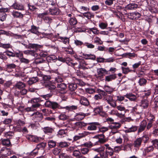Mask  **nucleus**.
I'll list each match as a JSON object with an SVG mask.
<instances>
[{
  "label": "nucleus",
  "instance_id": "obj_44",
  "mask_svg": "<svg viewBox=\"0 0 158 158\" xmlns=\"http://www.w3.org/2000/svg\"><path fill=\"white\" fill-rule=\"evenodd\" d=\"M58 60L63 62H66L67 63V61H69L70 60V58L69 57H63L61 56H58Z\"/></svg>",
  "mask_w": 158,
  "mask_h": 158
},
{
  "label": "nucleus",
  "instance_id": "obj_53",
  "mask_svg": "<svg viewBox=\"0 0 158 158\" xmlns=\"http://www.w3.org/2000/svg\"><path fill=\"white\" fill-rule=\"evenodd\" d=\"M94 43L100 45H101L103 44V42L101 40V39L98 37H97L94 38Z\"/></svg>",
  "mask_w": 158,
  "mask_h": 158
},
{
  "label": "nucleus",
  "instance_id": "obj_48",
  "mask_svg": "<svg viewBox=\"0 0 158 158\" xmlns=\"http://www.w3.org/2000/svg\"><path fill=\"white\" fill-rule=\"evenodd\" d=\"M11 45L10 44H4L0 43V47L4 49H8L10 48Z\"/></svg>",
  "mask_w": 158,
  "mask_h": 158
},
{
  "label": "nucleus",
  "instance_id": "obj_21",
  "mask_svg": "<svg viewBox=\"0 0 158 158\" xmlns=\"http://www.w3.org/2000/svg\"><path fill=\"white\" fill-rule=\"evenodd\" d=\"M80 102L81 104L85 106H88L89 105L88 99L84 97H81Z\"/></svg>",
  "mask_w": 158,
  "mask_h": 158
},
{
  "label": "nucleus",
  "instance_id": "obj_23",
  "mask_svg": "<svg viewBox=\"0 0 158 158\" xmlns=\"http://www.w3.org/2000/svg\"><path fill=\"white\" fill-rule=\"evenodd\" d=\"M25 86V84L20 81H17L14 85L15 87L19 89L23 88Z\"/></svg>",
  "mask_w": 158,
  "mask_h": 158
},
{
  "label": "nucleus",
  "instance_id": "obj_16",
  "mask_svg": "<svg viewBox=\"0 0 158 158\" xmlns=\"http://www.w3.org/2000/svg\"><path fill=\"white\" fill-rule=\"evenodd\" d=\"M41 45L37 44L30 43L27 45V48H32L36 50L40 48Z\"/></svg>",
  "mask_w": 158,
  "mask_h": 158
},
{
  "label": "nucleus",
  "instance_id": "obj_62",
  "mask_svg": "<svg viewBox=\"0 0 158 158\" xmlns=\"http://www.w3.org/2000/svg\"><path fill=\"white\" fill-rule=\"evenodd\" d=\"M84 136L83 135H75L73 138V142L81 138Z\"/></svg>",
  "mask_w": 158,
  "mask_h": 158
},
{
  "label": "nucleus",
  "instance_id": "obj_36",
  "mask_svg": "<svg viewBox=\"0 0 158 158\" xmlns=\"http://www.w3.org/2000/svg\"><path fill=\"white\" fill-rule=\"evenodd\" d=\"M69 22L70 25H74L77 23V21L76 18L74 17H73L70 18Z\"/></svg>",
  "mask_w": 158,
  "mask_h": 158
},
{
  "label": "nucleus",
  "instance_id": "obj_40",
  "mask_svg": "<svg viewBox=\"0 0 158 158\" xmlns=\"http://www.w3.org/2000/svg\"><path fill=\"white\" fill-rule=\"evenodd\" d=\"M94 145L91 142H86L84 143L83 144L81 145L82 147H87V148H91Z\"/></svg>",
  "mask_w": 158,
  "mask_h": 158
},
{
  "label": "nucleus",
  "instance_id": "obj_60",
  "mask_svg": "<svg viewBox=\"0 0 158 158\" xmlns=\"http://www.w3.org/2000/svg\"><path fill=\"white\" fill-rule=\"evenodd\" d=\"M23 52L25 54L35 56V52L32 50H26L24 51Z\"/></svg>",
  "mask_w": 158,
  "mask_h": 158
},
{
  "label": "nucleus",
  "instance_id": "obj_26",
  "mask_svg": "<svg viewBox=\"0 0 158 158\" xmlns=\"http://www.w3.org/2000/svg\"><path fill=\"white\" fill-rule=\"evenodd\" d=\"M57 88L61 91L64 90L67 88L66 85L64 83H57Z\"/></svg>",
  "mask_w": 158,
  "mask_h": 158
},
{
  "label": "nucleus",
  "instance_id": "obj_20",
  "mask_svg": "<svg viewBox=\"0 0 158 158\" xmlns=\"http://www.w3.org/2000/svg\"><path fill=\"white\" fill-rule=\"evenodd\" d=\"M152 118H150V120L147 123V126L146 128V131H148L152 127L153 122L154 121L155 117L154 115H152Z\"/></svg>",
  "mask_w": 158,
  "mask_h": 158
},
{
  "label": "nucleus",
  "instance_id": "obj_31",
  "mask_svg": "<svg viewBox=\"0 0 158 158\" xmlns=\"http://www.w3.org/2000/svg\"><path fill=\"white\" fill-rule=\"evenodd\" d=\"M104 90L109 94H111L114 91L113 88L107 85H105L104 87Z\"/></svg>",
  "mask_w": 158,
  "mask_h": 158
},
{
  "label": "nucleus",
  "instance_id": "obj_56",
  "mask_svg": "<svg viewBox=\"0 0 158 158\" xmlns=\"http://www.w3.org/2000/svg\"><path fill=\"white\" fill-rule=\"evenodd\" d=\"M4 53H5L8 56L10 57L11 56L13 57H15V52H13L11 51L7 50Z\"/></svg>",
  "mask_w": 158,
  "mask_h": 158
},
{
  "label": "nucleus",
  "instance_id": "obj_1",
  "mask_svg": "<svg viewBox=\"0 0 158 158\" xmlns=\"http://www.w3.org/2000/svg\"><path fill=\"white\" fill-rule=\"evenodd\" d=\"M45 107L50 108L52 109L56 110L57 109H65L68 111H71L73 110H76L77 107L76 106H61L56 102L47 101L45 103Z\"/></svg>",
  "mask_w": 158,
  "mask_h": 158
},
{
  "label": "nucleus",
  "instance_id": "obj_11",
  "mask_svg": "<svg viewBox=\"0 0 158 158\" xmlns=\"http://www.w3.org/2000/svg\"><path fill=\"white\" fill-rule=\"evenodd\" d=\"M124 96L128 98L131 101H135L137 98L136 95L132 93H127Z\"/></svg>",
  "mask_w": 158,
  "mask_h": 158
},
{
  "label": "nucleus",
  "instance_id": "obj_10",
  "mask_svg": "<svg viewBox=\"0 0 158 158\" xmlns=\"http://www.w3.org/2000/svg\"><path fill=\"white\" fill-rule=\"evenodd\" d=\"M142 143L141 138H137L133 142L132 145L134 147L139 149Z\"/></svg>",
  "mask_w": 158,
  "mask_h": 158
},
{
  "label": "nucleus",
  "instance_id": "obj_34",
  "mask_svg": "<svg viewBox=\"0 0 158 158\" xmlns=\"http://www.w3.org/2000/svg\"><path fill=\"white\" fill-rule=\"evenodd\" d=\"M58 147L59 148H66L69 146L68 143L66 142H61L57 143Z\"/></svg>",
  "mask_w": 158,
  "mask_h": 158
},
{
  "label": "nucleus",
  "instance_id": "obj_14",
  "mask_svg": "<svg viewBox=\"0 0 158 158\" xmlns=\"http://www.w3.org/2000/svg\"><path fill=\"white\" fill-rule=\"evenodd\" d=\"M117 77L116 74H113L106 76L105 77V81L106 82H109L115 80Z\"/></svg>",
  "mask_w": 158,
  "mask_h": 158
},
{
  "label": "nucleus",
  "instance_id": "obj_58",
  "mask_svg": "<svg viewBox=\"0 0 158 158\" xmlns=\"http://www.w3.org/2000/svg\"><path fill=\"white\" fill-rule=\"evenodd\" d=\"M154 147L153 145H151L146 148L145 149V151L147 152H149L153 151L154 150Z\"/></svg>",
  "mask_w": 158,
  "mask_h": 158
},
{
  "label": "nucleus",
  "instance_id": "obj_4",
  "mask_svg": "<svg viewBox=\"0 0 158 158\" xmlns=\"http://www.w3.org/2000/svg\"><path fill=\"white\" fill-rule=\"evenodd\" d=\"M46 143L44 142H42L38 143L36 146V148L32 151L31 154L32 155L36 154L38 152V150L40 149L41 150L44 149L46 146Z\"/></svg>",
  "mask_w": 158,
  "mask_h": 158
},
{
  "label": "nucleus",
  "instance_id": "obj_7",
  "mask_svg": "<svg viewBox=\"0 0 158 158\" xmlns=\"http://www.w3.org/2000/svg\"><path fill=\"white\" fill-rule=\"evenodd\" d=\"M147 126V122L145 120H143L139 124L138 130V134L144 131Z\"/></svg>",
  "mask_w": 158,
  "mask_h": 158
},
{
  "label": "nucleus",
  "instance_id": "obj_52",
  "mask_svg": "<svg viewBox=\"0 0 158 158\" xmlns=\"http://www.w3.org/2000/svg\"><path fill=\"white\" fill-rule=\"evenodd\" d=\"M16 66L14 64H8L6 65L7 69H12L16 68Z\"/></svg>",
  "mask_w": 158,
  "mask_h": 158
},
{
  "label": "nucleus",
  "instance_id": "obj_32",
  "mask_svg": "<svg viewBox=\"0 0 158 158\" xmlns=\"http://www.w3.org/2000/svg\"><path fill=\"white\" fill-rule=\"evenodd\" d=\"M58 39L60 40L59 41L65 44H68L69 43V38L67 37H59Z\"/></svg>",
  "mask_w": 158,
  "mask_h": 158
},
{
  "label": "nucleus",
  "instance_id": "obj_41",
  "mask_svg": "<svg viewBox=\"0 0 158 158\" xmlns=\"http://www.w3.org/2000/svg\"><path fill=\"white\" fill-rule=\"evenodd\" d=\"M7 14L5 13L0 12V21L3 22L5 20Z\"/></svg>",
  "mask_w": 158,
  "mask_h": 158
},
{
  "label": "nucleus",
  "instance_id": "obj_22",
  "mask_svg": "<svg viewBox=\"0 0 158 158\" xmlns=\"http://www.w3.org/2000/svg\"><path fill=\"white\" fill-rule=\"evenodd\" d=\"M12 15L15 18H22L23 15L20 12L17 11H13L12 12Z\"/></svg>",
  "mask_w": 158,
  "mask_h": 158
},
{
  "label": "nucleus",
  "instance_id": "obj_15",
  "mask_svg": "<svg viewBox=\"0 0 158 158\" xmlns=\"http://www.w3.org/2000/svg\"><path fill=\"white\" fill-rule=\"evenodd\" d=\"M127 129L125 131L126 133H131L135 132L138 129V127L136 126H132L129 128L125 127Z\"/></svg>",
  "mask_w": 158,
  "mask_h": 158
},
{
  "label": "nucleus",
  "instance_id": "obj_54",
  "mask_svg": "<svg viewBox=\"0 0 158 158\" xmlns=\"http://www.w3.org/2000/svg\"><path fill=\"white\" fill-rule=\"evenodd\" d=\"M108 24L106 23L101 22L99 24V27L102 29H106L107 27Z\"/></svg>",
  "mask_w": 158,
  "mask_h": 158
},
{
  "label": "nucleus",
  "instance_id": "obj_49",
  "mask_svg": "<svg viewBox=\"0 0 158 158\" xmlns=\"http://www.w3.org/2000/svg\"><path fill=\"white\" fill-rule=\"evenodd\" d=\"M14 135V132H6L5 134V136L7 138V139H9L12 138V136H13Z\"/></svg>",
  "mask_w": 158,
  "mask_h": 158
},
{
  "label": "nucleus",
  "instance_id": "obj_8",
  "mask_svg": "<svg viewBox=\"0 0 158 158\" xmlns=\"http://www.w3.org/2000/svg\"><path fill=\"white\" fill-rule=\"evenodd\" d=\"M128 15L129 18L132 20L138 19L141 16L140 14L137 12L129 13Z\"/></svg>",
  "mask_w": 158,
  "mask_h": 158
},
{
  "label": "nucleus",
  "instance_id": "obj_35",
  "mask_svg": "<svg viewBox=\"0 0 158 158\" xmlns=\"http://www.w3.org/2000/svg\"><path fill=\"white\" fill-rule=\"evenodd\" d=\"M48 147L50 148H54L56 146V142L52 140H50L48 142Z\"/></svg>",
  "mask_w": 158,
  "mask_h": 158
},
{
  "label": "nucleus",
  "instance_id": "obj_42",
  "mask_svg": "<svg viewBox=\"0 0 158 158\" xmlns=\"http://www.w3.org/2000/svg\"><path fill=\"white\" fill-rule=\"evenodd\" d=\"M103 99L106 101L108 103L113 101L112 96L110 95H107L106 96L104 97Z\"/></svg>",
  "mask_w": 158,
  "mask_h": 158
},
{
  "label": "nucleus",
  "instance_id": "obj_50",
  "mask_svg": "<svg viewBox=\"0 0 158 158\" xmlns=\"http://www.w3.org/2000/svg\"><path fill=\"white\" fill-rule=\"evenodd\" d=\"M153 146L156 148L158 149V140L156 139L153 140L151 141Z\"/></svg>",
  "mask_w": 158,
  "mask_h": 158
},
{
  "label": "nucleus",
  "instance_id": "obj_64",
  "mask_svg": "<svg viewBox=\"0 0 158 158\" xmlns=\"http://www.w3.org/2000/svg\"><path fill=\"white\" fill-rule=\"evenodd\" d=\"M46 87L48 89L50 90H54L56 88V86L55 85L52 84H50L48 85Z\"/></svg>",
  "mask_w": 158,
  "mask_h": 158
},
{
  "label": "nucleus",
  "instance_id": "obj_6",
  "mask_svg": "<svg viewBox=\"0 0 158 158\" xmlns=\"http://www.w3.org/2000/svg\"><path fill=\"white\" fill-rule=\"evenodd\" d=\"M97 73L98 76L97 77L98 79H102L103 78V76L105 74H108V71H107L105 69L101 68L97 69Z\"/></svg>",
  "mask_w": 158,
  "mask_h": 158
},
{
  "label": "nucleus",
  "instance_id": "obj_2",
  "mask_svg": "<svg viewBox=\"0 0 158 158\" xmlns=\"http://www.w3.org/2000/svg\"><path fill=\"white\" fill-rule=\"evenodd\" d=\"M92 150L98 152L101 158H108V154L106 151H104V147L102 146L97 148H93Z\"/></svg>",
  "mask_w": 158,
  "mask_h": 158
},
{
  "label": "nucleus",
  "instance_id": "obj_9",
  "mask_svg": "<svg viewBox=\"0 0 158 158\" xmlns=\"http://www.w3.org/2000/svg\"><path fill=\"white\" fill-rule=\"evenodd\" d=\"M43 132L45 134H52L54 132L53 128L50 127H46L42 128Z\"/></svg>",
  "mask_w": 158,
  "mask_h": 158
},
{
  "label": "nucleus",
  "instance_id": "obj_12",
  "mask_svg": "<svg viewBox=\"0 0 158 158\" xmlns=\"http://www.w3.org/2000/svg\"><path fill=\"white\" fill-rule=\"evenodd\" d=\"M1 141L3 145L7 147H10L12 146L10 140L8 139H1Z\"/></svg>",
  "mask_w": 158,
  "mask_h": 158
},
{
  "label": "nucleus",
  "instance_id": "obj_24",
  "mask_svg": "<svg viewBox=\"0 0 158 158\" xmlns=\"http://www.w3.org/2000/svg\"><path fill=\"white\" fill-rule=\"evenodd\" d=\"M31 29L29 31L32 33L38 35L39 33L38 31L39 27H36L35 26L32 25L31 26Z\"/></svg>",
  "mask_w": 158,
  "mask_h": 158
},
{
  "label": "nucleus",
  "instance_id": "obj_19",
  "mask_svg": "<svg viewBox=\"0 0 158 158\" xmlns=\"http://www.w3.org/2000/svg\"><path fill=\"white\" fill-rule=\"evenodd\" d=\"M49 12L52 15H58L60 13V10L57 8L50 9Z\"/></svg>",
  "mask_w": 158,
  "mask_h": 158
},
{
  "label": "nucleus",
  "instance_id": "obj_33",
  "mask_svg": "<svg viewBox=\"0 0 158 158\" xmlns=\"http://www.w3.org/2000/svg\"><path fill=\"white\" fill-rule=\"evenodd\" d=\"M149 106V102L147 99H144L141 101V106L144 109L147 108Z\"/></svg>",
  "mask_w": 158,
  "mask_h": 158
},
{
  "label": "nucleus",
  "instance_id": "obj_43",
  "mask_svg": "<svg viewBox=\"0 0 158 158\" xmlns=\"http://www.w3.org/2000/svg\"><path fill=\"white\" fill-rule=\"evenodd\" d=\"M105 151L110 156H112L113 154L114 151L110 147L106 148Z\"/></svg>",
  "mask_w": 158,
  "mask_h": 158
},
{
  "label": "nucleus",
  "instance_id": "obj_39",
  "mask_svg": "<svg viewBox=\"0 0 158 158\" xmlns=\"http://www.w3.org/2000/svg\"><path fill=\"white\" fill-rule=\"evenodd\" d=\"M147 80L143 78H140L138 81V83L140 86H144L147 83Z\"/></svg>",
  "mask_w": 158,
  "mask_h": 158
},
{
  "label": "nucleus",
  "instance_id": "obj_17",
  "mask_svg": "<svg viewBox=\"0 0 158 158\" xmlns=\"http://www.w3.org/2000/svg\"><path fill=\"white\" fill-rule=\"evenodd\" d=\"M85 114L82 112H80L77 113L75 116V118L77 121H80L82 120L85 117Z\"/></svg>",
  "mask_w": 158,
  "mask_h": 158
},
{
  "label": "nucleus",
  "instance_id": "obj_63",
  "mask_svg": "<svg viewBox=\"0 0 158 158\" xmlns=\"http://www.w3.org/2000/svg\"><path fill=\"white\" fill-rule=\"evenodd\" d=\"M67 130L66 129H65V130H63V129L60 130L58 132V135H59L62 136L63 135L66 134L67 132Z\"/></svg>",
  "mask_w": 158,
  "mask_h": 158
},
{
  "label": "nucleus",
  "instance_id": "obj_55",
  "mask_svg": "<svg viewBox=\"0 0 158 158\" xmlns=\"http://www.w3.org/2000/svg\"><path fill=\"white\" fill-rule=\"evenodd\" d=\"M20 61L21 63H24L25 64H28L30 61L28 59L23 57V56L20 58Z\"/></svg>",
  "mask_w": 158,
  "mask_h": 158
},
{
  "label": "nucleus",
  "instance_id": "obj_28",
  "mask_svg": "<svg viewBox=\"0 0 158 158\" xmlns=\"http://www.w3.org/2000/svg\"><path fill=\"white\" fill-rule=\"evenodd\" d=\"M138 6L137 4L132 3H131L127 5L126 7V8L127 10H132L137 8L138 7Z\"/></svg>",
  "mask_w": 158,
  "mask_h": 158
},
{
  "label": "nucleus",
  "instance_id": "obj_18",
  "mask_svg": "<svg viewBox=\"0 0 158 158\" xmlns=\"http://www.w3.org/2000/svg\"><path fill=\"white\" fill-rule=\"evenodd\" d=\"M81 13H82L83 14V16L84 17L87 18L88 19H91L92 18H94V14L93 13L90 12L88 11L86 12H85L84 13L81 12Z\"/></svg>",
  "mask_w": 158,
  "mask_h": 158
},
{
  "label": "nucleus",
  "instance_id": "obj_27",
  "mask_svg": "<svg viewBox=\"0 0 158 158\" xmlns=\"http://www.w3.org/2000/svg\"><path fill=\"white\" fill-rule=\"evenodd\" d=\"M38 80L39 79L37 77L30 78L29 80L28 81V84L29 85H31L34 83L37 82L38 81Z\"/></svg>",
  "mask_w": 158,
  "mask_h": 158
},
{
  "label": "nucleus",
  "instance_id": "obj_57",
  "mask_svg": "<svg viewBox=\"0 0 158 158\" xmlns=\"http://www.w3.org/2000/svg\"><path fill=\"white\" fill-rule=\"evenodd\" d=\"M12 121V118H6L3 121V124H9L11 123Z\"/></svg>",
  "mask_w": 158,
  "mask_h": 158
},
{
  "label": "nucleus",
  "instance_id": "obj_29",
  "mask_svg": "<svg viewBox=\"0 0 158 158\" xmlns=\"http://www.w3.org/2000/svg\"><path fill=\"white\" fill-rule=\"evenodd\" d=\"M121 126V124L118 122H114L110 126L111 129H117L119 128Z\"/></svg>",
  "mask_w": 158,
  "mask_h": 158
},
{
  "label": "nucleus",
  "instance_id": "obj_47",
  "mask_svg": "<svg viewBox=\"0 0 158 158\" xmlns=\"http://www.w3.org/2000/svg\"><path fill=\"white\" fill-rule=\"evenodd\" d=\"M139 138H141V141L142 142V141H143L144 143H147L149 140L148 136L146 135H144L141 137H139Z\"/></svg>",
  "mask_w": 158,
  "mask_h": 158
},
{
  "label": "nucleus",
  "instance_id": "obj_46",
  "mask_svg": "<svg viewBox=\"0 0 158 158\" xmlns=\"http://www.w3.org/2000/svg\"><path fill=\"white\" fill-rule=\"evenodd\" d=\"M61 149L58 148H54L52 150V152L55 155H58L61 152Z\"/></svg>",
  "mask_w": 158,
  "mask_h": 158
},
{
  "label": "nucleus",
  "instance_id": "obj_3",
  "mask_svg": "<svg viewBox=\"0 0 158 158\" xmlns=\"http://www.w3.org/2000/svg\"><path fill=\"white\" fill-rule=\"evenodd\" d=\"M99 125L98 122L89 123H84L83 126L87 127V130L90 131L95 130L97 129V126Z\"/></svg>",
  "mask_w": 158,
  "mask_h": 158
},
{
  "label": "nucleus",
  "instance_id": "obj_51",
  "mask_svg": "<svg viewBox=\"0 0 158 158\" xmlns=\"http://www.w3.org/2000/svg\"><path fill=\"white\" fill-rule=\"evenodd\" d=\"M146 2L148 6L154 7L156 3L154 0H146Z\"/></svg>",
  "mask_w": 158,
  "mask_h": 158
},
{
  "label": "nucleus",
  "instance_id": "obj_61",
  "mask_svg": "<svg viewBox=\"0 0 158 158\" xmlns=\"http://www.w3.org/2000/svg\"><path fill=\"white\" fill-rule=\"evenodd\" d=\"M102 137H98V142H99L101 143H103L106 142V140L105 139V136L104 135H102Z\"/></svg>",
  "mask_w": 158,
  "mask_h": 158
},
{
  "label": "nucleus",
  "instance_id": "obj_37",
  "mask_svg": "<svg viewBox=\"0 0 158 158\" xmlns=\"http://www.w3.org/2000/svg\"><path fill=\"white\" fill-rule=\"evenodd\" d=\"M73 155L77 158H79L81 156V153L78 150H75L73 151Z\"/></svg>",
  "mask_w": 158,
  "mask_h": 158
},
{
  "label": "nucleus",
  "instance_id": "obj_38",
  "mask_svg": "<svg viewBox=\"0 0 158 158\" xmlns=\"http://www.w3.org/2000/svg\"><path fill=\"white\" fill-rule=\"evenodd\" d=\"M89 151V150L88 148H84L81 147L80 149V152L81 154L83 155H86L88 154Z\"/></svg>",
  "mask_w": 158,
  "mask_h": 158
},
{
  "label": "nucleus",
  "instance_id": "obj_45",
  "mask_svg": "<svg viewBox=\"0 0 158 158\" xmlns=\"http://www.w3.org/2000/svg\"><path fill=\"white\" fill-rule=\"evenodd\" d=\"M123 73L125 74H127L128 73L131 72L133 71L132 70H130L128 67L125 68L123 67H121Z\"/></svg>",
  "mask_w": 158,
  "mask_h": 158
},
{
  "label": "nucleus",
  "instance_id": "obj_59",
  "mask_svg": "<svg viewBox=\"0 0 158 158\" xmlns=\"http://www.w3.org/2000/svg\"><path fill=\"white\" fill-rule=\"evenodd\" d=\"M63 81V78L60 76H58L55 78V81L57 83H61Z\"/></svg>",
  "mask_w": 158,
  "mask_h": 158
},
{
  "label": "nucleus",
  "instance_id": "obj_30",
  "mask_svg": "<svg viewBox=\"0 0 158 158\" xmlns=\"http://www.w3.org/2000/svg\"><path fill=\"white\" fill-rule=\"evenodd\" d=\"M77 88V85L76 83H69V89L71 91H75Z\"/></svg>",
  "mask_w": 158,
  "mask_h": 158
},
{
  "label": "nucleus",
  "instance_id": "obj_25",
  "mask_svg": "<svg viewBox=\"0 0 158 158\" xmlns=\"http://www.w3.org/2000/svg\"><path fill=\"white\" fill-rule=\"evenodd\" d=\"M27 139L31 141L37 143L39 141V138L37 137L32 135H30L27 137Z\"/></svg>",
  "mask_w": 158,
  "mask_h": 158
},
{
  "label": "nucleus",
  "instance_id": "obj_5",
  "mask_svg": "<svg viewBox=\"0 0 158 158\" xmlns=\"http://www.w3.org/2000/svg\"><path fill=\"white\" fill-rule=\"evenodd\" d=\"M32 119L36 121L40 122L43 118V116L41 113L38 112L34 113L32 115Z\"/></svg>",
  "mask_w": 158,
  "mask_h": 158
},
{
  "label": "nucleus",
  "instance_id": "obj_13",
  "mask_svg": "<svg viewBox=\"0 0 158 158\" xmlns=\"http://www.w3.org/2000/svg\"><path fill=\"white\" fill-rule=\"evenodd\" d=\"M11 7L14 9L22 10L24 9V7L23 5L17 2L14 3Z\"/></svg>",
  "mask_w": 158,
  "mask_h": 158
}]
</instances>
